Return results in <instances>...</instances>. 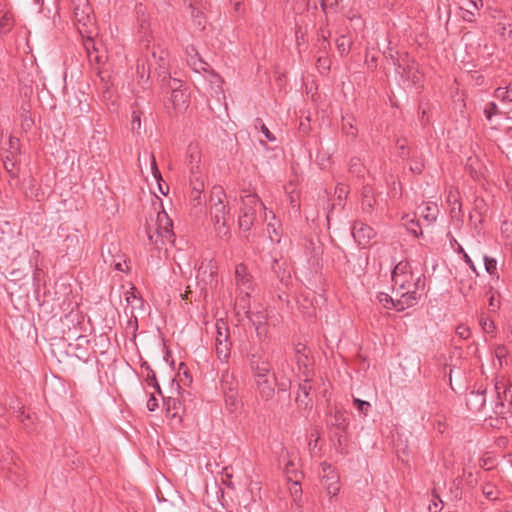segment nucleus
Returning a JSON list of instances; mask_svg holds the SVG:
<instances>
[{"instance_id": "nucleus-6", "label": "nucleus", "mask_w": 512, "mask_h": 512, "mask_svg": "<svg viewBox=\"0 0 512 512\" xmlns=\"http://www.w3.org/2000/svg\"><path fill=\"white\" fill-rule=\"evenodd\" d=\"M216 339L215 350L218 359L221 362H227L230 357L232 342L230 340L229 326L223 319H218L215 323Z\"/></svg>"}, {"instance_id": "nucleus-2", "label": "nucleus", "mask_w": 512, "mask_h": 512, "mask_svg": "<svg viewBox=\"0 0 512 512\" xmlns=\"http://www.w3.org/2000/svg\"><path fill=\"white\" fill-rule=\"evenodd\" d=\"M226 192L221 186H213L209 198V213L214 230L219 238L227 237L230 232L227 226L229 215Z\"/></svg>"}, {"instance_id": "nucleus-22", "label": "nucleus", "mask_w": 512, "mask_h": 512, "mask_svg": "<svg viewBox=\"0 0 512 512\" xmlns=\"http://www.w3.org/2000/svg\"><path fill=\"white\" fill-rule=\"evenodd\" d=\"M485 401V394L481 391H472L467 397V405L473 410H480L484 406Z\"/></svg>"}, {"instance_id": "nucleus-46", "label": "nucleus", "mask_w": 512, "mask_h": 512, "mask_svg": "<svg viewBox=\"0 0 512 512\" xmlns=\"http://www.w3.org/2000/svg\"><path fill=\"white\" fill-rule=\"evenodd\" d=\"M255 127L260 129V131L264 134L268 141L274 142L276 140L275 136L270 132V130L267 128V126L262 122L260 118L256 119Z\"/></svg>"}, {"instance_id": "nucleus-60", "label": "nucleus", "mask_w": 512, "mask_h": 512, "mask_svg": "<svg viewBox=\"0 0 512 512\" xmlns=\"http://www.w3.org/2000/svg\"><path fill=\"white\" fill-rule=\"evenodd\" d=\"M460 251L463 253V257H464V260L465 262L469 265V267L477 274V271H476V267L473 263V261L471 260V258L464 252V250L462 249V247H460Z\"/></svg>"}, {"instance_id": "nucleus-9", "label": "nucleus", "mask_w": 512, "mask_h": 512, "mask_svg": "<svg viewBox=\"0 0 512 512\" xmlns=\"http://www.w3.org/2000/svg\"><path fill=\"white\" fill-rule=\"evenodd\" d=\"M220 386L225 396L227 405L235 406L238 396V383L235 379V376L228 370H225L221 376Z\"/></svg>"}, {"instance_id": "nucleus-37", "label": "nucleus", "mask_w": 512, "mask_h": 512, "mask_svg": "<svg viewBox=\"0 0 512 512\" xmlns=\"http://www.w3.org/2000/svg\"><path fill=\"white\" fill-rule=\"evenodd\" d=\"M135 11H136L137 19H138L141 29L147 28L148 22H149V16L147 14L146 7L140 3V4L136 5Z\"/></svg>"}, {"instance_id": "nucleus-45", "label": "nucleus", "mask_w": 512, "mask_h": 512, "mask_svg": "<svg viewBox=\"0 0 512 512\" xmlns=\"http://www.w3.org/2000/svg\"><path fill=\"white\" fill-rule=\"evenodd\" d=\"M349 170L358 177L363 176L364 166L361 163V160L357 157L352 158L350 160Z\"/></svg>"}, {"instance_id": "nucleus-8", "label": "nucleus", "mask_w": 512, "mask_h": 512, "mask_svg": "<svg viewBox=\"0 0 512 512\" xmlns=\"http://www.w3.org/2000/svg\"><path fill=\"white\" fill-rule=\"evenodd\" d=\"M168 83L172 88L170 102L176 114L184 113L189 107L190 95L186 89H181V81L168 76Z\"/></svg>"}, {"instance_id": "nucleus-23", "label": "nucleus", "mask_w": 512, "mask_h": 512, "mask_svg": "<svg viewBox=\"0 0 512 512\" xmlns=\"http://www.w3.org/2000/svg\"><path fill=\"white\" fill-rule=\"evenodd\" d=\"M328 423L329 425L334 426L340 430H345L348 426V418L346 416V412L340 409H335Z\"/></svg>"}, {"instance_id": "nucleus-40", "label": "nucleus", "mask_w": 512, "mask_h": 512, "mask_svg": "<svg viewBox=\"0 0 512 512\" xmlns=\"http://www.w3.org/2000/svg\"><path fill=\"white\" fill-rule=\"evenodd\" d=\"M340 2L341 0H321V9L326 15L336 13Z\"/></svg>"}, {"instance_id": "nucleus-20", "label": "nucleus", "mask_w": 512, "mask_h": 512, "mask_svg": "<svg viewBox=\"0 0 512 512\" xmlns=\"http://www.w3.org/2000/svg\"><path fill=\"white\" fill-rule=\"evenodd\" d=\"M311 385L309 383V380L306 378L303 383L299 384L298 393L296 396V403L299 407H305L307 408L310 404L311 400L309 399V394L311 391Z\"/></svg>"}, {"instance_id": "nucleus-47", "label": "nucleus", "mask_w": 512, "mask_h": 512, "mask_svg": "<svg viewBox=\"0 0 512 512\" xmlns=\"http://www.w3.org/2000/svg\"><path fill=\"white\" fill-rule=\"evenodd\" d=\"M353 404L358 410V412L363 415H367L369 409L371 408V404L369 402L361 400L359 398H354Z\"/></svg>"}, {"instance_id": "nucleus-3", "label": "nucleus", "mask_w": 512, "mask_h": 512, "mask_svg": "<svg viewBox=\"0 0 512 512\" xmlns=\"http://www.w3.org/2000/svg\"><path fill=\"white\" fill-rule=\"evenodd\" d=\"M74 22L81 37L97 35V28L88 0H72Z\"/></svg>"}, {"instance_id": "nucleus-38", "label": "nucleus", "mask_w": 512, "mask_h": 512, "mask_svg": "<svg viewBox=\"0 0 512 512\" xmlns=\"http://www.w3.org/2000/svg\"><path fill=\"white\" fill-rule=\"evenodd\" d=\"M13 27V15L6 11L0 15V30L3 33H8Z\"/></svg>"}, {"instance_id": "nucleus-15", "label": "nucleus", "mask_w": 512, "mask_h": 512, "mask_svg": "<svg viewBox=\"0 0 512 512\" xmlns=\"http://www.w3.org/2000/svg\"><path fill=\"white\" fill-rule=\"evenodd\" d=\"M377 204L375 192L370 185H365L361 193V209L366 214H371Z\"/></svg>"}, {"instance_id": "nucleus-42", "label": "nucleus", "mask_w": 512, "mask_h": 512, "mask_svg": "<svg viewBox=\"0 0 512 512\" xmlns=\"http://www.w3.org/2000/svg\"><path fill=\"white\" fill-rule=\"evenodd\" d=\"M342 130L347 136H351L352 138H356L357 136V128L353 124L352 118H343L342 119Z\"/></svg>"}, {"instance_id": "nucleus-5", "label": "nucleus", "mask_w": 512, "mask_h": 512, "mask_svg": "<svg viewBox=\"0 0 512 512\" xmlns=\"http://www.w3.org/2000/svg\"><path fill=\"white\" fill-rule=\"evenodd\" d=\"M155 231L152 232L150 226L147 227L146 232L151 244L159 248V242H174L173 223L165 211L158 212L155 224Z\"/></svg>"}, {"instance_id": "nucleus-34", "label": "nucleus", "mask_w": 512, "mask_h": 512, "mask_svg": "<svg viewBox=\"0 0 512 512\" xmlns=\"http://www.w3.org/2000/svg\"><path fill=\"white\" fill-rule=\"evenodd\" d=\"M250 295L248 290H241V295L237 298L236 308L238 311H243V313H250Z\"/></svg>"}, {"instance_id": "nucleus-50", "label": "nucleus", "mask_w": 512, "mask_h": 512, "mask_svg": "<svg viewBox=\"0 0 512 512\" xmlns=\"http://www.w3.org/2000/svg\"><path fill=\"white\" fill-rule=\"evenodd\" d=\"M484 114L487 120H491L494 115L499 114V109L494 102H489L484 108Z\"/></svg>"}, {"instance_id": "nucleus-10", "label": "nucleus", "mask_w": 512, "mask_h": 512, "mask_svg": "<svg viewBox=\"0 0 512 512\" xmlns=\"http://www.w3.org/2000/svg\"><path fill=\"white\" fill-rule=\"evenodd\" d=\"M376 233L372 227L361 222L355 221L352 226V236L361 247H367Z\"/></svg>"}, {"instance_id": "nucleus-59", "label": "nucleus", "mask_w": 512, "mask_h": 512, "mask_svg": "<svg viewBox=\"0 0 512 512\" xmlns=\"http://www.w3.org/2000/svg\"><path fill=\"white\" fill-rule=\"evenodd\" d=\"M201 194H202V192L196 193L195 191L191 190L190 197H191V200L194 202L195 206L201 204Z\"/></svg>"}, {"instance_id": "nucleus-30", "label": "nucleus", "mask_w": 512, "mask_h": 512, "mask_svg": "<svg viewBox=\"0 0 512 512\" xmlns=\"http://www.w3.org/2000/svg\"><path fill=\"white\" fill-rule=\"evenodd\" d=\"M419 214L428 223H432L437 218L438 207L436 204H426L419 208Z\"/></svg>"}, {"instance_id": "nucleus-55", "label": "nucleus", "mask_w": 512, "mask_h": 512, "mask_svg": "<svg viewBox=\"0 0 512 512\" xmlns=\"http://www.w3.org/2000/svg\"><path fill=\"white\" fill-rule=\"evenodd\" d=\"M318 67L323 70H329L330 61L327 57L319 56L317 59Z\"/></svg>"}, {"instance_id": "nucleus-35", "label": "nucleus", "mask_w": 512, "mask_h": 512, "mask_svg": "<svg viewBox=\"0 0 512 512\" xmlns=\"http://www.w3.org/2000/svg\"><path fill=\"white\" fill-rule=\"evenodd\" d=\"M188 165L190 173H192V170H202L200 165V153L196 148H189Z\"/></svg>"}, {"instance_id": "nucleus-63", "label": "nucleus", "mask_w": 512, "mask_h": 512, "mask_svg": "<svg viewBox=\"0 0 512 512\" xmlns=\"http://www.w3.org/2000/svg\"><path fill=\"white\" fill-rule=\"evenodd\" d=\"M330 36V33L329 31H326L325 29L323 28H320L319 31H318V41H322L324 39H327L329 38Z\"/></svg>"}, {"instance_id": "nucleus-36", "label": "nucleus", "mask_w": 512, "mask_h": 512, "mask_svg": "<svg viewBox=\"0 0 512 512\" xmlns=\"http://www.w3.org/2000/svg\"><path fill=\"white\" fill-rule=\"evenodd\" d=\"M494 96L503 102H512V84L506 87H498Z\"/></svg>"}, {"instance_id": "nucleus-44", "label": "nucleus", "mask_w": 512, "mask_h": 512, "mask_svg": "<svg viewBox=\"0 0 512 512\" xmlns=\"http://www.w3.org/2000/svg\"><path fill=\"white\" fill-rule=\"evenodd\" d=\"M336 46L341 55L348 54L351 41L344 35L336 39Z\"/></svg>"}, {"instance_id": "nucleus-7", "label": "nucleus", "mask_w": 512, "mask_h": 512, "mask_svg": "<svg viewBox=\"0 0 512 512\" xmlns=\"http://www.w3.org/2000/svg\"><path fill=\"white\" fill-rule=\"evenodd\" d=\"M249 366L252 372L253 380L271 377L272 366L266 355L256 350L248 355Z\"/></svg>"}, {"instance_id": "nucleus-57", "label": "nucleus", "mask_w": 512, "mask_h": 512, "mask_svg": "<svg viewBox=\"0 0 512 512\" xmlns=\"http://www.w3.org/2000/svg\"><path fill=\"white\" fill-rule=\"evenodd\" d=\"M456 333L460 338L467 339L470 336V329L466 326H458Z\"/></svg>"}, {"instance_id": "nucleus-58", "label": "nucleus", "mask_w": 512, "mask_h": 512, "mask_svg": "<svg viewBox=\"0 0 512 512\" xmlns=\"http://www.w3.org/2000/svg\"><path fill=\"white\" fill-rule=\"evenodd\" d=\"M157 407H158V401H157L156 397L153 394H151L150 398L147 401V409L152 412V411H155L157 409Z\"/></svg>"}, {"instance_id": "nucleus-43", "label": "nucleus", "mask_w": 512, "mask_h": 512, "mask_svg": "<svg viewBox=\"0 0 512 512\" xmlns=\"http://www.w3.org/2000/svg\"><path fill=\"white\" fill-rule=\"evenodd\" d=\"M151 170H152L153 176L155 177V179L158 182V186H159L160 192L162 194L166 195V193L168 192L169 188L166 185V191H164V187H162V184H161L162 176H161L160 171L158 170V167H157L156 160H155L154 156H152V160H151Z\"/></svg>"}, {"instance_id": "nucleus-19", "label": "nucleus", "mask_w": 512, "mask_h": 512, "mask_svg": "<svg viewBox=\"0 0 512 512\" xmlns=\"http://www.w3.org/2000/svg\"><path fill=\"white\" fill-rule=\"evenodd\" d=\"M377 300L379 301L380 304H382V306L384 308L395 309L398 312H402L405 309L411 307V306H403L401 308V306L398 305L399 297L395 296V298H393L392 296H390L389 294L384 293V292H379L377 294Z\"/></svg>"}, {"instance_id": "nucleus-62", "label": "nucleus", "mask_w": 512, "mask_h": 512, "mask_svg": "<svg viewBox=\"0 0 512 512\" xmlns=\"http://www.w3.org/2000/svg\"><path fill=\"white\" fill-rule=\"evenodd\" d=\"M318 42H319V50L325 54L327 52V49L330 46L329 41L327 39H324V40L318 41Z\"/></svg>"}, {"instance_id": "nucleus-48", "label": "nucleus", "mask_w": 512, "mask_h": 512, "mask_svg": "<svg viewBox=\"0 0 512 512\" xmlns=\"http://www.w3.org/2000/svg\"><path fill=\"white\" fill-rule=\"evenodd\" d=\"M146 369L148 370L147 377H146L147 384L149 386L154 387L157 390V392L159 394H161V389H160V386H159V384L157 382L155 372L149 366H147Z\"/></svg>"}, {"instance_id": "nucleus-53", "label": "nucleus", "mask_w": 512, "mask_h": 512, "mask_svg": "<svg viewBox=\"0 0 512 512\" xmlns=\"http://www.w3.org/2000/svg\"><path fill=\"white\" fill-rule=\"evenodd\" d=\"M482 6V0H465L464 6H462L461 9L463 10V8H470L472 10L479 11Z\"/></svg>"}, {"instance_id": "nucleus-41", "label": "nucleus", "mask_w": 512, "mask_h": 512, "mask_svg": "<svg viewBox=\"0 0 512 512\" xmlns=\"http://www.w3.org/2000/svg\"><path fill=\"white\" fill-rule=\"evenodd\" d=\"M203 6H192L189 7L191 10V17L193 18L195 24L199 26L201 29H204V14L201 11Z\"/></svg>"}, {"instance_id": "nucleus-4", "label": "nucleus", "mask_w": 512, "mask_h": 512, "mask_svg": "<svg viewBox=\"0 0 512 512\" xmlns=\"http://www.w3.org/2000/svg\"><path fill=\"white\" fill-rule=\"evenodd\" d=\"M240 199L242 207L239 216V227L244 231H249L256 219L257 208L263 207V209H265V206L256 193L248 190L242 191Z\"/></svg>"}, {"instance_id": "nucleus-13", "label": "nucleus", "mask_w": 512, "mask_h": 512, "mask_svg": "<svg viewBox=\"0 0 512 512\" xmlns=\"http://www.w3.org/2000/svg\"><path fill=\"white\" fill-rule=\"evenodd\" d=\"M96 35H88L82 37L83 46L86 50L87 57L90 63H96L98 65L105 63L107 57L104 52H100L99 48L96 45L94 37Z\"/></svg>"}, {"instance_id": "nucleus-21", "label": "nucleus", "mask_w": 512, "mask_h": 512, "mask_svg": "<svg viewBox=\"0 0 512 512\" xmlns=\"http://www.w3.org/2000/svg\"><path fill=\"white\" fill-rule=\"evenodd\" d=\"M501 387L499 384H496V390L498 394V398L500 402L496 405V413L502 414V410H498L499 407H504V402H507L509 405H512V384L508 386L503 385V392H500Z\"/></svg>"}, {"instance_id": "nucleus-31", "label": "nucleus", "mask_w": 512, "mask_h": 512, "mask_svg": "<svg viewBox=\"0 0 512 512\" xmlns=\"http://www.w3.org/2000/svg\"><path fill=\"white\" fill-rule=\"evenodd\" d=\"M163 399L167 413L170 414L172 418L179 416V413L182 409V404L180 400L174 397H168L166 399Z\"/></svg>"}, {"instance_id": "nucleus-25", "label": "nucleus", "mask_w": 512, "mask_h": 512, "mask_svg": "<svg viewBox=\"0 0 512 512\" xmlns=\"http://www.w3.org/2000/svg\"><path fill=\"white\" fill-rule=\"evenodd\" d=\"M25 196L29 199L41 201L44 198V192L34 179H30L25 188Z\"/></svg>"}, {"instance_id": "nucleus-56", "label": "nucleus", "mask_w": 512, "mask_h": 512, "mask_svg": "<svg viewBox=\"0 0 512 512\" xmlns=\"http://www.w3.org/2000/svg\"><path fill=\"white\" fill-rule=\"evenodd\" d=\"M481 325H482L484 332L487 334L493 333L495 330V325H494L493 321H488V320L481 321Z\"/></svg>"}, {"instance_id": "nucleus-14", "label": "nucleus", "mask_w": 512, "mask_h": 512, "mask_svg": "<svg viewBox=\"0 0 512 512\" xmlns=\"http://www.w3.org/2000/svg\"><path fill=\"white\" fill-rule=\"evenodd\" d=\"M152 58L155 63L158 65L156 70L158 71V75L163 77V81L168 79V52L164 49L158 48L152 51Z\"/></svg>"}, {"instance_id": "nucleus-64", "label": "nucleus", "mask_w": 512, "mask_h": 512, "mask_svg": "<svg viewBox=\"0 0 512 512\" xmlns=\"http://www.w3.org/2000/svg\"><path fill=\"white\" fill-rule=\"evenodd\" d=\"M483 493L486 495L487 498L492 499L493 498V487L491 485H485L483 487Z\"/></svg>"}, {"instance_id": "nucleus-27", "label": "nucleus", "mask_w": 512, "mask_h": 512, "mask_svg": "<svg viewBox=\"0 0 512 512\" xmlns=\"http://www.w3.org/2000/svg\"><path fill=\"white\" fill-rule=\"evenodd\" d=\"M284 472L286 475V478L289 482H292L294 487H298V483H300L302 479V473L298 471L292 461H288L284 468Z\"/></svg>"}, {"instance_id": "nucleus-17", "label": "nucleus", "mask_w": 512, "mask_h": 512, "mask_svg": "<svg viewBox=\"0 0 512 512\" xmlns=\"http://www.w3.org/2000/svg\"><path fill=\"white\" fill-rule=\"evenodd\" d=\"M235 281L241 290H249L252 286L251 276L248 273L247 267L240 263L235 267Z\"/></svg>"}, {"instance_id": "nucleus-54", "label": "nucleus", "mask_w": 512, "mask_h": 512, "mask_svg": "<svg viewBox=\"0 0 512 512\" xmlns=\"http://www.w3.org/2000/svg\"><path fill=\"white\" fill-rule=\"evenodd\" d=\"M476 12L475 10H472L470 8H463V14H462V19L465 21V22H474L475 21V15H476Z\"/></svg>"}, {"instance_id": "nucleus-28", "label": "nucleus", "mask_w": 512, "mask_h": 512, "mask_svg": "<svg viewBox=\"0 0 512 512\" xmlns=\"http://www.w3.org/2000/svg\"><path fill=\"white\" fill-rule=\"evenodd\" d=\"M190 185L191 190L196 193L204 191L205 183L202 170H192V173H190Z\"/></svg>"}, {"instance_id": "nucleus-12", "label": "nucleus", "mask_w": 512, "mask_h": 512, "mask_svg": "<svg viewBox=\"0 0 512 512\" xmlns=\"http://www.w3.org/2000/svg\"><path fill=\"white\" fill-rule=\"evenodd\" d=\"M324 475L322 477L323 486L327 495L329 496V502L332 503L340 491V479L334 471L331 470L330 466L323 467Z\"/></svg>"}, {"instance_id": "nucleus-39", "label": "nucleus", "mask_w": 512, "mask_h": 512, "mask_svg": "<svg viewBox=\"0 0 512 512\" xmlns=\"http://www.w3.org/2000/svg\"><path fill=\"white\" fill-rule=\"evenodd\" d=\"M483 262H484L486 272L489 273L491 276L496 277L498 279L499 275L497 273V260L493 257L484 255Z\"/></svg>"}, {"instance_id": "nucleus-1", "label": "nucleus", "mask_w": 512, "mask_h": 512, "mask_svg": "<svg viewBox=\"0 0 512 512\" xmlns=\"http://www.w3.org/2000/svg\"><path fill=\"white\" fill-rule=\"evenodd\" d=\"M392 289L399 297L398 305L415 306L421 298L420 290L424 289L423 275L413 271L409 261H399L391 272Z\"/></svg>"}, {"instance_id": "nucleus-52", "label": "nucleus", "mask_w": 512, "mask_h": 512, "mask_svg": "<svg viewBox=\"0 0 512 512\" xmlns=\"http://www.w3.org/2000/svg\"><path fill=\"white\" fill-rule=\"evenodd\" d=\"M34 126L33 119L27 115V113H24L21 115V127L24 131H30L32 127Z\"/></svg>"}, {"instance_id": "nucleus-49", "label": "nucleus", "mask_w": 512, "mask_h": 512, "mask_svg": "<svg viewBox=\"0 0 512 512\" xmlns=\"http://www.w3.org/2000/svg\"><path fill=\"white\" fill-rule=\"evenodd\" d=\"M496 31L505 39L510 40L512 42V28L511 26L506 27L502 23L497 24Z\"/></svg>"}, {"instance_id": "nucleus-51", "label": "nucleus", "mask_w": 512, "mask_h": 512, "mask_svg": "<svg viewBox=\"0 0 512 512\" xmlns=\"http://www.w3.org/2000/svg\"><path fill=\"white\" fill-rule=\"evenodd\" d=\"M131 127L133 131L139 132L141 129V112L137 110H133L132 112V120Z\"/></svg>"}, {"instance_id": "nucleus-32", "label": "nucleus", "mask_w": 512, "mask_h": 512, "mask_svg": "<svg viewBox=\"0 0 512 512\" xmlns=\"http://www.w3.org/2000/svg\"><path fill=\"white\" fill-rule=\"evenodd\" d=\"M136 70L140 79L139 82L146 84L150 78V64L144 60H138Z\"/></svg>"}, {"instance_id": "nucleus-24", "label": "nucleus", "mask_w": 512, "mask_h": 512, "mask_svg": "<svg viewBox=\"0 0 512 512\" xmlns=\"http://www.w3.org/2000/svg\"><path fill=\"white\" fill-rule=\"evenodd\" d=\"M245 315L251 321L253 326L255 327L257 334L260 335L262 333L261 328L263 325H265L266 320H267V316H266L265 312H263V311L253 312L250 310V313H245Z\"/></svg>"}, {"instance_id": "nucleus-33", "label": "nucleus", "mask_w": 512, "mask_h": 512, "mask_svg": "<svg viewBox=\"0 0 512 512\" xmlns=\"http://www.w3.org/2000/svg\"><path fill=\"white\" fill-rule=\"evenodd\" d=\"M447 202L450 204V212L453 216L461 212V202L459 200V193L457 191L450 190L447 196Z\"/></svg>"}, {"instance_id": "nucleus-29", "label": "nucleus", "mask_w": 512, "mask_h": 512, "mask_svg": "<svg viewBox=\"0 0 512 512\" xmlns=\"http://www.w3.org/2000/svg\"><path fill=\"white\" fill-rule=\"evenodd\" d=\"M4 469L7 478L14 484H20L23 481V472L17 463L14 462Z\"/></svg>"}, {"instance_id": "nucleus-61", "label": "nucleus", "mask_w": 512, "mask_h": 512, "mask_svg": "<svg viewBox=\"0 0 512 512\" xmlns=\"http://www.w3.org/2000/svg\"><path fill=\"white\" fill-rule=\"evenodd\" d=\"M409 230L416 236V237H419L420 235H422V230L421 228L418 226V224L414 223L413 221L411 222V227L409 228Z\"/></svg>"}, {"instance_id": "nucleus-16", "label": "nucleus", "mask_w": 512, "mask_h": 512, "mask_svg": "<svg viewBox=\"0 0 512 512\" xmlns=\"http://www.w3.org/2000/svg\"><path fill=\"white\" fill-rule=\"evenodd\" d=\"M265 220L267 223V233L272 242L279 243L281 240L282 230L281 225L275 219V214L272 211L265 212Z\"/></svg>"}, {"instance_id": "nucleus-11", "label": "nucleus", "mask_w": 512, "mask_h": 512, "mask_svg": "<svg viewBox=\"0 0 512 512\" xmlns=\"http://www.w3.org/2000/svg\"><path fill=\"white\" fill-rule=\"evenodd\" d=\"M277 378L274 374L271 377L254 380L257 396L263 401L271 400L275 395Z\"/></svg>"}, {"instance_id": "nucleus-26", "label": "nucleus", "mask_w": 512, "mask_h": 512, "mask_svg": "<svg viewBox=\"0 0 512 512\" xmlns=\"http://www.w3.org/2000/svg\"><path fill=\"white\" fill-rule=\"evenodd\" d=\"M192 51L195 53L193 55L188 54V65L197 73L206 71L209 65L199 56V54L194 49H192Z\"/></svg>"}, {"instance_id": "nucleus-18", "label": "nucleus", "mask_w": 512, "mask_h": 512, "mask_svg": "<svg viewBox=\"0 0 512 512\" xmlns=\"http://www.w3.org/2000/svg\"><path fill=\"white\" fill-rule=\"evenodd\" d=\"M271 268L281 282L287 283L290 279L291 270L286 260L274 259Z\"/></svg>"}]
</instances>
